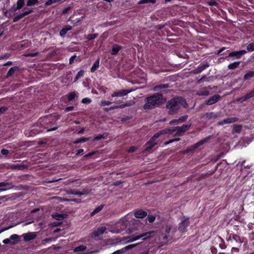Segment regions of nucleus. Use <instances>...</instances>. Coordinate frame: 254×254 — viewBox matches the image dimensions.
Here are the masks:
<instances>
[{"label": "nucleus", "mask_w": 254, "mask_h": 254, "mask_svg": "<svg viewBox=\"0 0 254 254\" xmlns=\"http://www.w3.org/2000/svg\"><path fill=\"white\" fill-rule=\"evenodd\" d=\"M166 101V99L163 98L162 94L155 93L145 98V104L143 108L144 110L153 109L163 104Z\"/></svg>", "instance_id": "f257e3e1"}, {"label": "nucleus", "mask_w": 254, "mask_h": 254, "mask_svg": "<svg viewBox=\"0 0 254 254\" xmlns=\"http://www.w3.org/2000/svg\"><path fill=\"white\" fill-rule=\"evenodd\" d=\"M187 104L186 100L181 96L174 97L169 100L166 105V108L168 110V114L173 115L177 114L181 107Z\"/></svg>", "instance_id": "f03ea898"}, {"label": "nucleus", "mask_w": 254, "mask_h": 254, "mask_svg": "<svg viewBox=\"0 0 254 254\" xmlns=\"http://www.w3.org/2000/svg\"><path fill=\"white\" fill-rule=\"evenodd\" d=\"M52 121L53 122L48 123L47 125L44 126V127L40 126V127H38V128H31L29 132L28 136H35L43 131L49 132L56 130L58 128V126H54L56 123V120L53 117H52Z\"/></svg>", "instance_id": "7ed1b4c3"}, {"label": "nucleus", "mask_w": 254, "mask_h": 254, "mask_svg": "<svg viewBox=\"0 0 254 254\" xmlns=\"http://www.w3.org/2000/svg\"><path fill=\"white\" fill-rule=\"evenodd\" d=\"M154 234L153 231H149L147 232L142 233H135L132 236H130L128 238L123 239V240H126L127 242H132L140 239H142L143 240H145L147 238L152 237Z\"/></svg>", "instance_id": "20e7f679"}, {"label": "nucleus", "mask_w": 254, "mask_h": 254, "mask_svg": "<svg viewBox=\"0 0 254 254\" xmlns=\"http://www.w3.org/2000/svg\"><path fill=\"white\" fill-rule=\"evenodd\" d=\"M52 121V117L51 116H44L41 117L36 123L34 124V125L31 127V129L32 128H38V127H44L47 125L48 123H50Z\"/></svg>", "instance_id": "39448f33"}, {"label": "nucleus", "mask_w": 254, "mask_h": 254, "mask_svg": "<svg viewBox=\"0 0 254 254\" xmlns=\"http://www.w3.org/2000/svg\"><path fill=\"white\" fill-rule=\"evenodd\" d=\"M190 224L189 217H184L183 219L179 224L178 230L181 233H184L187 231L188 227Z\"/></svg>", "instance_id": "423d86ee"}, {"label": "nucleus", "mask_w": 254, "mask_h": 254, "mask_svg": "<svg viewBox=\"0 0 254 254\" xmlns=\"http://www.w3.org/2000/svg\"><path fill=\"white\" fill-rule=\"evenodd\" d=\"M191 126V124L190 123L187 125H183L181 127H175V130L177 131L176 134L178 135H183L185 132L189 129Z\"/></svg>", "instance_id": "0eeeda50"}, {"label": "nucleus", "mask_w": 254, "mask_h": 254, "mask_svg": "<svg viewBox=\"0 0 254 254\" xmlns=\"http://www.w3.org/2000/svg\"><path fill=\"white\" fill-rule=\"evenodd\" d=\"M131 91L130 90L128 89H122L120 90H116L113 93L111 94L112 97H122L126 96L129 93H130Z\"/></svg>", "instance_id": "6e6552de"}, {"label": "nucleus", "mask_w": 254, "mask_h": 254, "mask_svg": "<svg viewBox=\"0 0 254 254\" xmlns=\"http://www.w3.org/2000/svg\"><path fill=\"white\" fill-rule=\"evenodd\" d=\"M239 118L237 117H231L228 118L223 120L222 121H219L217 123L218 126H223L225 124H232L239 121Z\"/></svg>", "instance_id": "1a4fd4ad"}, {"label": "nucleus", "mask_w": 254, "mask_h": 254, "mask_svg": "<svg viewBox=\"0 0 254 254\" xmlns=\"http://www.w3.org/2000/svg\"><path fill=\"white\" fill-rule=\"evenodd\" d=\"M247 53V51L245 50H242L239 51H234L230 52L227 57H235L236 59H239L241 57Z\"/></svg>", "instance_id": "9d476101"}, {"label": "nucleus", "mask_w": 254, "mask_h": 254, "mask_svg": "<svg viewBox=\"0 0 254 254\" xmlns=\"http://www.w3.org/2000/svg\"><path fill=\"white\" fill-rule=\"evenodd\" d=\"M209 66V64L206 62L202 64L199 65L196 68L192 70L194 74H198Z\"/></svg>", "instance_id": "9b49d317"}, {"label": "nucleus", "mask_w": 254, "mask_h": 254, "mask_svg": "<svg viewBox=\"0 0 254 254\" xmlns=\"http://www.w3.org/2000/svg\"><path fill=\"white\" fill-rule=\"evenodd\" d=\"M220 96L215 94L210 97L208 100L205 101V104L207 105H211L217 103L220 99Z\"/></svg>", "instance_id": "f8f14e48"}, {"label": "nucleus", "mask_w": 254, "mask_h": 254, "mask_svg": "<svg viewBox=\"0 0 254 254\" xmlns=\"http://www.w3.org/2000/svg\"><path fill=\"white\" fill-rule=\"evenodd\" d=\"M33 12L32 9H29L26 11H25L24 12L20 13V14L14 17L13 19V22H16L22 18H23L24 16L29 14L30 13H32Z\"/></svg>", "instance_id": "ddd939ff"}, {"label": "nucleus", "mask_w": 254, "mask_h": 254, "mask_svg": "<svg viewBox=\"0 0 254 254\" xmlns=\"http://www.w3.org/2000/svg\"><path fill=\"white\" fill-rule=\"evenodd\" d=\"M24 5V0H18L17 1V6L15 7V5L11 7L9 10V12L13 13L17 10L20 9L23 7Z\"/></svg>", "instance_id": "4468645a"}, {"label": "nucleus", "mask_w": 254, "mask_h": 254, "mask_svg": "<svg viewBox=\"0 0 254 254\" xmlns=\"http://www.w3.org/2000/svg\"><path fill=\"white\" fill-rule=\"evenodd\" d=\"M36 235L33 232H28L22 235L24 241L26 242L34 240L36 238Z\"/></svg>", "instance_id": "2eb2a0df"}, {"label": "nucleus", "mask_w": 254, "mask_h": 254, "mask_svg": "<svg viewBox=\"0 0 254 254\" xmlns=\"http://www.w3.org/2000/svg\"><path fill=\"white\" fill-rule=\"evenodd\" d=\"M175 131V127H170L160 130L158 132L160 136L162 134H171Z\"/></svg>", "instance_id": "dca6fc26"}, {"label": "nucleus", "mask_w": 254, "mask_h": 254, "mask_svg": "<svg viewBox=\"0 0 254 254\" xmlns=\"http://www.w3.org/2000/svg\"><path fill=\"white\" fill-rule=\"evenodd\" d=\"M134 216L137 218H144L147 215V212L142 209H137L134 212Z\"/></svg>", "instance_id": "f3484780"}, {"label": "nucleus", "mask_w": 254, "mask_h": 254, "mask_svg": "<svg viewBox=\"0 0 254 254\" xmlns=\"http://www.w3.org/2000/svg\"><path fill=\"white\" fill-rule=\"evenodd\" d=\"M12 186V183L11 182H0V192L3 191L10 189Z\"/></svg>", "instance_id": "a211bd4d"}, {"label": "nucleus", "mask_w": 254, "mask_h": 254, "mask_svg": "<svg viewBox=\"0 0 254 254\" xmlns=\"http://www.w3.org/2000/svg\"><path fill=\"white\" fill-rule=\"evenodd\" d=\"M220 115V112H209L204 114V117L208 120L216 119Z\"/></svg>", "instance_id": "6ab92c4d"}, {"label": "nucleus", "mask_w": 254, "mask_h": 254, "mask_svg": "<svg viewBox=\"0 0 254 254\" xmlns=\"http://www.w3.org/2000/svg\"><path fill=\"white\" fill-rule=\"evenodd\" d=\"M134 247V245H128L120 250H118L111 254H123L126 252V251L129 249H132Z\"/></svg>", "instance_id": "aec40b11"}, {"label": "nucleus", "mask_w": 254, "mask_h": 254, "mask_svg": "<svg viewBox=\"0 0 254 254\" xmlns=\"http://www.w3.org/2000/svg\"><path fill=\"white\" fill-rule=\"evenodd\" d=\"M72 29L71 26L69 25H65L60 32V35L62 37H64L67 32Z\"/></svg>", "instance_id": "412c9836"}, {"label": "nucleus", "mask_w": 254, "mask_h": 254, "mask_svg": "<svg viewBox=\"0 0 254 254\" xmlns=\"http://www.w3.org/2000/svg\"><path fill=\"white\" fill-rule=\"evenodd\" d=\"M143 224L139 220L133 219L132 221V230H138L139 228H143Z\"/></svg>", "instance_id": "4be33fe9"}, {"label": "nucleus", "mask_w": 254, "mask_h": 254, "mask_svg": "<svg viewBox=\"0 0 254 254\" xmlns=\"http://www.w3.org/2000/svg\"><path fill=\"white\" fill-rule=\"evenodd\" d=\"M27 168V166L24 164H13L10 166V168L12 170H22Z\"/></svg>", "instance_id": "5701e85b"}, {"label": "nucleus", "mask_w": 254, "mask_h": 254, "mask_svg": "<svg viewBox=\"0 0 254 254\" xmlns=\"http://www.w3.org/2000/svg\"><path fill=\"white\" fill-rule=\"evenodd\" d=\"M172 229V226L170 224H166L165 228V236L163 237V239L166 240L169 237V233Z\"/></svg>", "instance_id": "b1692460"}, {"label": "nucleus", "mask_w": 254, "mask_h": 254, "mask_svg": "<svg viewBox=\"0 0 254 254\" xmlns=\"http://www.w3.org/2000/svg\"><path fill=\"white\" fill-rule=\"evenodd\" d=\"M18 68L19 67L16 66L11 67L7 72L5 75V78H7L13 75L15 71L18 70Z\"/></svg>", "instance_id": "393cba45"}, {"label": "nucleus", "mask_w": 254, "mask_h": 254, "mask_svg": "<svg viewBox=\"0 0 254 254\" xmlns=\"http://www.w3.org/2000/svg\"><path fill=\"white\" fill-rule=\"evenodd\" d=\"M106 230V228L104 226H102L99 228H98L97 230L93 232L94 235L95 236H99L103 234L105 232Z\"/></svg>", "instance_id": "a878e982"}, {"label": "nucleus", "mask_w": 254, "mask_h": 254, "mask_svg": "<svg viewBox=\"0 0 254 254\" xmlns=\"http://www.w3.org/2000/svg\"><path fill=\"white\" fill-rule=\"evenodd\" d=\"M100 58H98L96 61L93 63L90 70L92 72H94L99 67Z\"/></svg>", "instance_id": "bb28decb"}, {"label": "nucleus", "mask_w": 254, "mask_h": 254, "mask_svg": "<svg viewBox=\"0 0 254 254\" xmlns=\"http://www.w3.org/2000/svg\"><path fill=\"white\" fill-rule=\"evenodd\" d=\"M121 49V47L117 44H114L112 46L111 54L112 55H117L119 51Z\"/></svg>", "instance_id": "cd10ccee"}, {"label": "nucleus", "mask_w": 254, "mask_h": 254, "mask_svg": "<svg viewBox=\"0 0 254 254\" xmlns=\"http://www.w3.org/2000/svg\"><path fill=\"white\" fill-rule=\"evenodd\" d=\"M254 77V71H249L246 73L243 78L244 81L250 80Z\"/></svg>", "instance_id": "c85d7f7f"}, {"label": "nucleus", "mask_w": 254, "mask_h": 254, "mask_svg": "<svg viewBox=\"0 0 254 254\" xmlns=\"http://www.w3.org/2000/svg\"><path fill=\"white\" fill-rule=\"evenodd\" d=\"M52 217L56 220H63L65 217V215L64 214H59L57 213H54L52 214Z\"/></svg>", "instance_id": "c756f323"}, {"label": "nucleus", "mask_w": 254, "mask_h": 254, "mask_svg": "<svg viewBox=\"0 0 254 254\" xmlns=\"http://www.w3.org/2000/svg\"><path fill=\"white\" fill-rule=\"evenodd\" d=\"M159 136L160 135L158 132H156L152 137H151L149 141H147V144H149V143H156V144H157L158 141L157 139L159 137Z\"/></svg>", "instance_id": "7c9ffc66"}, {"label": "nucleus", "mask_w": 254, "mask_h": 254, "mask_svg": "<svg viewBox=\"0 0 254 254\" xmlns=\"http://www.w3.org/2000/svg\"><path fill=\"white\" fill-rule=\"evenodd\" d=\"M242 126L241 125H234L233 126L232 133H239L241 131Z\"/></svg>", "instance_id": "2f4dec72"}, {"label": "nucleus", "mask_w": 254, "mask_h": 254, "mask_svg": "<svg viewBox=\"0 0 254 254\" xmlns=\"http://www.w3.org/2000/svg\"><path fill=\"white\" fill-rule=\"evenodd\" d=\"M240 62H235L234 63L230 64L228 65V68L230 69H234L237 68L240 64Z\"/></svg>", "instance_id": "473e14b6"}, {"label": "nucleus", "mask_w": 254, "mask_h": 254, "mask_svg": "<svg viewBox=\"0 0 254 254\" xmlns=\"http://www.w3.org/2000/svg\"><path fill=\"white\" fill-rule=\"evenodd\" d=\"M84 73L85 71L83 69H81L78 71L74 79L73 82H76L79 78L83 77Z\"/></svg>", "instance_id": "72a5a7b5"}, {"label": "nucleus", "mask_w": 254, "mask_h": 254, "mask_svg": "<svg viewBox=\"0 0 254 254\" xmlns=\"http://www.w3.org/2000/svg\"><path fill=\"white\" fill-rule=\"evenodd\" d=\"M89 138L88 137H82L79 138H78L77 139L75 140V141H73V143L74 144H77L80 143H84L88 140Z\"/></svg>", "instance_id": "f704fd0d"}, {"label": "nucleus", "mask_w": 254, "mask_h": 254, "mask_svg": "<svg viewBox=\"0 0 254 254\" xmlns=\"http://www.w3.org/2000/svg\"><path fill=\"white\" fill-rule=\"evenodd\" d=\"M169 87L168 84H161L156 86H155L153 89L154 91H158L164 88H167Z\"/></svg>", "instance_id": "c9c22d12"}, {"label": "nucleus", "mask_w": 254, "mask_h": 254, "mask_svg": "<svg viewBox=\"0 0 254 254\" xmlns=\"http://www.w3.org/2000/svg\"><path fill=\"white\" fill-rule=\"evenodd\" d=\"M104 204H101L99 206H97L96 208H95L94 209V210L92 212V213H91V216H93L95 214L99 212L100 211H101L103 207H104Z\"/></svg>", "instance_id": "e433bc0d"}, {"label": "nucleus", "mask_w": 254, "mask_h": 254, "mask_svg": "<svg viewBox=\"0 0 254 254\" xmlns=\"http://www.w3.org/2000/svg\"><path fill=\"white\" fill-rule=\"evenodd\" d=\"M129 104L127 103H125L120 105L113 106L109 108V109L110 110L115 109H119V108H124L126 107L129 106Z\"/></svg>", "instance_id": "4c0bfd02"}, {"label": "nucleus", "mask_w": 254, "mask_h": 254, "mask_svg": "<svg viewBox=\"0 0 254 254\" xmlns=\"http://www.w3.org/2000/svg\"><path fill=\"white\" fill-rule=\"evenodd\" d=\"M156 145V143H149V144H147V142L145 145L146 146L145 150L148 152L150 151Z\"/></svg>", "instance_id": "58836bf2"}, {"label": "nucleus", "mask_w": 254, "mask_h": 254, "mask_svg": "<svg viewBox=\"0 0 254 254\" xmlns=\"http://www.w3.org/2000/svg\"><path fill=\"white\" fill-rule=\"evenodd\" d=\"M108 135V134L106 132H104L102 134H98L93 138V141L99 140L102 138H106Z\"/></svg>", "instance_id": "ea45409f"}, {"label": "nucleus", "mask_w": 254, "mask_h": 254, "mask_svg": "<svg viewBox=\"0 0 254 254\" xmlns=\"http://www.w3.org/2000/svg\"><path fill=\"white\" fill-rule=\"evenodd\" d=\"M98 33H94L92 34H88L86 36H85V39L87 40L88 41L92 40L98 36Z\"/></svg>", "instance_id": "a19ab883"}, {"label": "nucleus", "mask_w": 254, "mask_h": 254, "mask_svg": "<svg viewBox=\"0 0 254 254\" xmlns=\"http://www.w3.org/2000/svg\"><path fill=\"white\" fill-rule=\"evenodd\" d=\"M209 94V92L205 89L200 90L196 93V94L198 96H207Z\"/></svg>", "instance_id": "79ce46f5"}, {"label": "nucleus", "mask_w": 254, "mask_h": 254, "mask_svg": "<svg viewBox=\"0 0 254 254\" xmlns=\"http://www.w3.org/2000/svg\"><path fill=\"white\" fill-rule=\"evenodd\" d=\"M232 238L236 242V243H238L240 244H242V241L241 240V239L240 238V237L237 235V234H232Z\"/></svg>", "instance_id": "37998d69"}, {"label": "nucleus", "mask_w": 254, "mask_h": 254, "mask_svg": "<svg viewBox=\"0 0 254 254\" xmlns=\"http://www.w3.org/2000/svg\"><path fill=\"white\" fill-rule=\"evenodd\" d=\"M86 248L87 247L86 246L81 245L74 248L73 251L74 252H82L85 251L86 249Z\"/></svg>", "instance_id": "c03bdc74"}, {"label": "nucleus", "mask_w": 254, "mask_h": 254, "mask_svg": "<svg viewBox=\"0 0 254 254\" xmlns=\"http://www.w3.org/2000/svg\"><path fill=\"white\" fill-rule=\"evenodd\" d=\"M218 239L220 240L221 243L219 244V248L222 250H224L227 248L224 240L221 237H219Z\"/></svg>", "instance_id": "a18cd8bd"}, {"label": "nucleus", "mask_w": 254, "mask_h": 254, "mask_svg": "<svg viewBox=\"0 0 254 254\" xmlns=\"http://www.w3.org/2000/svg\"><path fill=\"white\" fill-rule=\"evenodd\" d=\"M204 143L203 141L202 140V139H201V140L199 141L197 143H195L192 146H191V150H193L195 148H197V147L202 145Z\"/></svg>", "instance_id": "49530a36"}, {"label": "nucleus", "mask_w": 254, "mask_h": 254, "mask_svg": "<svg viewBox=\"0 0 254 254\" xmlns=\"http://www.w3.org/2000/svg\"><path fill=\"white\" fill-rule=\"evenodd\" d=\"M204 143L203 141L202 140V139H201V140L199 141L197 143H195L192 146H191V150H193L195 148H197V147L202 145Z\"/></svg>", "instance_id": "de8ad7c7"}, {"label": "nucleus", "mask_w": 254, "mask_h": 254, "mask_svg": "<svg viewBox=\"0 0 254 254\" xmlns=\"http://www.w3.org/2000/svg\"><path fill=\"white\" fill-rule=\"evenodd\" d=\"M204 143L203 141L202 140V139H201V140L199 141L197 143H195L192 146H191V150H193L195 148H197V147L202 145Z\"/></svg>", "instance_id": "09e8293b"}, {"label": "nucleus", "mask_w": 254, "mask_h": 254, "mask_svg": "<svg viewBox=\"0 0 254 254\" xmlns=\"http://www.w3.org/2000/svg\"><path fill=\"white\" fill-rule=\"evenodd\" d=\"M204 143L203 141L202 140V139H201V140L199 141L197 143H195L192 146H191V150H193L195 148H197V147L202 145Z\"/></svg>", "instance_id": "8fccbe9b"}, {"label": "nucleus", "mask_w": 254, "mask_h": 254, "mask_svg": "<svg viewBox=\"0 0 254 254\" xmlns=\"http://www.w3.org/2000/svg\"><path fill=\"white\" fill-rule=\"evenodd\" d=\"M156 0H141L138 2V4H142L148 3H152L153 4H154L156 3Z\"/></svg>", "instance_id": "3c124183"}, {"label": "nucleus", "mask_w": 254, "mask_h": 254, "mask_svg": "<svg viewBox=\"0 0 254 254\" xmlns=\"http://www.w3.org/2000/svg\"><path fill=\"white\" fill-rule=\"evenodd\" d=\"M75 93L74 92H71L67 95V99L69 101H71L75 99Z\"/></svg>", "instance_id": "603ef678"}, {"label": "nucleus", "mask_w": 254, "mask_h": 254, "mask_svg": "<svg viewBox=\"0 0 254 254\" xmlns=\"http://www.w3.org/2000/svg\"><path fill=\"white\" fill-rule=\"evenodd\" d=\"M66 194H73L79 195V191L75 190H69L66 191Z\"/></svg>", "instance_id": "864d4df0"}, {"label": "nucleus", "mask_w": 254, "mask_h": 254, "mask_svg": "<svg viewBox=\"0 0 254 254\" xmlns=\"http://www.w3.org/2000/svg\"><path fill=\"white\" fill-rule=\"evenodd\" d=\"M38 0H27L26 2V5L27 6H30L35 5L37 3Z\"/></svg>", "instance_id": "5fc2aeb1"}, {"label": "nucleus", "mask_w": 254, "mask_h": 254, "mask_svg": "<svg viewBox=\"0 0 254 254\" xmlns=\"http://www.w3.org/2000/svg\"><path fill=\"white\" fill-rule=\"evenodd\" d=\"M207 3L210 6H215L217 7H219V3L214 0H210L207 1Z\"/></svg>", "instance_id": "6e6d98bb"}, {"label": "nucleus", "mask_w": 254, "mask_h": 254, "mask_svg": "<svg viewBox=\"0 0 254 254\" xmlns=\"http://www.w3.org/2000/svg\"><path fill=\"white\" fill-rule=\"evenodd\" d=\"M244 96H245V98L247 99V100L254 97V89Z\"/></svg>", "instance_id": "4d7b16f0"}, {"label": "nucleus", "mask_w": 254, "mask_h": 254, "mask_svg": "<svg viewBox=\"0 0 254 254\" xmlns=\"http://www.w3.org/2000/svg\"><path fill=\"white\" fill-rule=\"evenodd\" d=\"M65 200L68 202H74L75 203H80L81 202V199L80 198H71V199H65Z\"/></svg>", "instance_id": "13d9d810"}, {"label": "nucleus", "mask_w": 254, "mask_h": 254, "mask_svg": "<svg viewBox=\"0 0 254 254\" xmlns=\"http://www.w3.org/2000/svg\"><path fill=\"white\" fill-rule=\"evenodd\" d=\"M188 118V115H184L183 116L179 118L178 119V121H179L180 124H181L182 123L186 122Z\"/></svg>", "instance_id": "bf43d9fd"}, {"label": "nucleus", "mask_w": 254, "mask_h": 254, "mask_svg": "<svg viewBox=\"0 0 254 254\" xmlns=\"http://www.w3.org/2000/svg\"><path fill=\"white\" fill-rule=\"evenodd\" d=\"M97 152H98V151H94L90 152L88 153V154L85 155L84 156V158L85 159H88L89 157H90L92 156L93 155H95V154H96Z\"/></svg>", "instance_id": "052dcab7"}, {"label": "nucleus", "mask_w": 254, "mask_h": 254, "mask_svg": "<svg viewBox=\"0 0 254 254\" xmlns=\"http://www.w3.org/2000/svg\"><path fill=\"white\" fill-rule=\"evenodd\" d=\"M147 219L149 223H153L155 220L156 217L153 215H148Z\"/></svg>", "instance_id": "680f3d73"}, {"label": "nucleus", "mask_w": 254, "mask_h": 254, "mask_svg": "<svg viewBox=\"0 0 254 254\" xmlns=\"http://www.w3.org/2000/svg\"><path fill=\"white\" fill-rule=\"evenodd\" d=\"M247 49L250 52L254 51V43H251L247 47Z\"/></svg>", "instance_id": "e2e57ef3"}, {"label": "nucleus", "mask_w": 254, "mask_h": 254, "mask_svg": "<svg viewBox=\"0 0 254 254\" xmlns=\"http://www.w3.org/2000/svg\"><path fill=\"white\" fill-rule=\"evenodd\" d=\"M113 102L109 101H106V100H102L101 102V106H108L111 105Z\"/></svg>", "instance_id": "0e129e2a"}, {"label": "nucleus", "mask_w": 254, "mask_h": 254, "mask_svg": "<svg viewBox=\"0 0 254 254\" xmlns=\"http://www.w3.org/2000/svg\"><path fill=\"white\" fill-rule=\"evenodd\" d=\"M180 140V138H174V139H170L169 140H168L167 141H166L165 142V145H167V144L171 143H172V142H173L174 141H179Z\"/></svg>", "instance_id": "69168bd1"}, {"label": "nucleus", "mask_w": 254, "mask_h": 254, "mask_svg": "<svg viewBox=\"0 0 254 254\" xmlns=\"http://www.w3.org/2000/svg\"><path fill=\"white\" fill-rule=\"evenodd\" d=\"M81 102L83 104H89L91 102V99L89 98H84L82 99Z\"/></svg>", "instance_id": "338daca9"}, {"label": "nucleus", "mask_w": 254, "mask_h": 254, "mask_svg": "<svg viewBox=\"0 0 254 254\" xmlns=\"http://www.w3.org/2000/svg\"><path fill=\"white\" fill-rule=\"evenodd\" d=\"M210 251L212 254H218L217 249L214 246L210 248Z\"/></svg>", "instance_id": "774afa93"}]
</instances>
